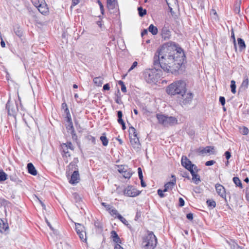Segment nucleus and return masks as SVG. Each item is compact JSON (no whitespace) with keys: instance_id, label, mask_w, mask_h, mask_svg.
Here are the masks:
<instances>
[{"instance_id":"nucleus-20","label":"nucleus","mask_w":249,"mask_h":249,"mask_svg":"<svg viewBox=\"0 0 249 249\" xmlns=\"http://www.w3.org/2000/svg\"><path fill=\"white\" fill-rule=\"evenodd\" d=\"M249 85V79L248 77H245L243 81L241 86L239 89V91H244L248 88Z\"/></svg>"},{"instance_id":"nucleus-24","label":"nucleus","mask_w":249,"mask_h":249,"mask_svg":"<svg viewBox=\"0 0 249 249\" xmlns=\"http://www.w3.org/2000/svg\"><path fill=\"white\" fill-rule=\"evenodd\" d=\"M118 218L125 225H126L128 228H129L130 230H132V227L129 224L128 222L121 215H118Z\"/></svg>"},{"instance_id":"nucleus-19","label":"nucleus","mask_w":249,"mask_h":249,"mask_svg":"<svg viewBox=\"0 0 249 249\" xmlns=\"http://www.w3.org/2000/svg\"><path fill=\"white\" fill-rule=\"evenodd\" d=\"M27 169L28 173L31 175H32L33 176H36L37 175V171L34 165L32 163L30 162L27 164Z\"/></svg>"},{"instance_id":"nucleus-53","label":"nucleus","mask_w":249,"mask_h":249,"mask_svg":"<svg viewBox=\"0 0 249 249\" xmlns=\"http://www.w3.org/2000/svg\"><path fill=\"white\" fill-rule=\"evenodd\" d=\"M215 163V161L214 160H208L206 162L205 165L207 166H211V165H213V164H214Z\"/></svg>"},{"instance_id":"nucleus-14","label":"nucleus","mask_w":249,"mask_h":249,"mask_svg":"<svg viewBox=\"0 0 249 249\" xmlns=\"http://www.w3.org/2000/svg\"><path fill=\"white\" fill-rule=\"evenodd\" d=\"M80 180V176L78 171H73L71 175V179L69 181L70 183L72 184L78 183Z\"/></svg>"},{"instance_id":"nucleus-29","label":"nucleus","mask_w":249,"mask_h":249,"mask_svg":"<svg viewBox=\"0 0 249 249\" xmlns=\"http://www.w3.org/2000/svg\"><path fill=\"white\" fill-rule=\"evenodd\" d=\"M148 31L153 35H156L158 33V28L153 24L150 25L148 27Z\"/></svg>"},{"instance_id":"nucleus-60","label":"nucleus","mask_w":249,"mask_h":249,"mask_svg":"<svg viewBox=\"0 0 249 249\" xmlns=\"http://www.w3.org/2000/svg\"><path fill=\"white\" fill-rule=\"evenodd\" d=\"M186 217L188 219L192 220L193 219V214L192 213H189L187 214Z\"/></svg>"},{"instance_id":"nucleus-1","label":"nucleus","mask_w":249,"mask_h":249,"mask_svg":"<svg viewBox=\"0 0 249 249\" xmlns=\"http://www.w3.org/2000/svg\"><path fill=\"white\" fill-rule=\"evenodd\" d=\"M185 58L182 49L174 42L163 45L156 52L153 65L157 70L160 67L164 71L176 74Z\"/></svg>"},{"instance_id":"nucleus-15","label":"nucleus","mask_w":249,"mask_h":249,"mask_svg":"<svg viewBox=\"0 0 249 249\" xmlns=\"http://www.w3.org/2000/svg\"><path fill=\"white\" fill-rule=\"evenodd\" d=\"M173 179L170 181L168 182L164 185V192H167L169 190H172L176 183V178L174 175H172Z\"/></svg>"},{"instance_id":"nucleus-59","label":"nucleus","mask_w":249,"mask_h":249,"mask_svg":"<svg viewBox=\"0 0 249 249\" xmlns=\"http://www.w3.org/2000/svg\"><path fill=\"white\" fill-rule=\"evenodd\" d=\"M184 204H185V202H184V200H183V199L181 197H180L179 198V205L180 207H182L184 205Z\"/></svg>"},{"instance_id":"nucleus-11","label":"nucleus","mask_w":249,"mask_h":249,"mask_svg":"<svg viewBox=\"0 0 249 249\" xmlns=\"http://www.w3.org/2000/svg\"><path fill=\"white\" fill-rule=\"evenodd\" d=\"M215 187L216 192L218 195H219L222 198H224L225 201L227 202L226 190L224 186L220 184L217 183L215 184Z\"/></svg>"},{"instance_id":"nucleus-38","label":"nucleus","mask_w":249,"mask_h":249,"mask_svg":"<svg viewBox=\"0 0 249 249\" xmlns=\"http://www.w3.org/2000/svg\"><path fill=\"white\" fill-rule=\"evenodd\" d=\"M212 149H213V147H212V146H206V147H205L204 148H203V149H202L201 151V152L202 153H210V151L212 150Z\"/></svg>"},{"instance_id":"nucleus-46","label":"nucleus","mask_w":249,"mask_h":249,"mask_svg":"<svg viewBox=\"0 0 249 249\" xmlns=\"http://www.w3.org/2000/svg\"><path fill=\"white\" fill-rule=\"evenodd\" d=\"M164 192V189L163 190L161 189H158L157 191L158 195L161 198L164 197L165 196V194L163 193Z\"/></svg>"},{"instance_id":"nucleus-33","label":"nucleus","mask_w":249,"mask_h":249,"mask_svg":"<svg viewBox=\"0 0 249 249\" xmlns=\"http://www.w3.org/2000/svg\"><path fill=\"white\" fill-rule=\"evenodd\" d=\"M94 83L97 86H101L103 83L102 78L101 77H95L93 79Z\"/></svg>"},{"instance_id":"nucleus-51","label":"nucleus","mask_w":249,"mask_h":249,"mask_svg":"<svg viewBox=\"0 0 249 249\" xmlns=\"http://www.w3.org/2000/svg\"><path fill=\"white\" fill-rule=\"evenodd\" d=\"M87 139L89 141H91L93 144L95 143V138L94 137L91 135H89L87 136Z\"/></svg>"},{"instance_id":"nucleus-45","label":"nucleus","mask_w":249,"mask_h":249,"mask_svg":"<svg viewBox=\"0 0 249 249\" xmlns=\"http://www.w3.org/2000/svg\"><path fill=\"white\" fill-rule=\"evenodd\" d=\"M110 9L112 8L111 7H113V8H115L116 6L118 7L117 5V2L116 0H113L112 1V0H110Z\"/></svg>"},{"instance_id":"nucleus-2","label":"nucleus","mask_w":249,"mask_h":249,"mask_svg":"<svg viewBox=\"0 0 249 249\" xmlns=\"http://www.w3.org/2000/svg\"><path fill=\"white\" fill-rule=\"evenodd\" d=\"M187 90L186 84L184 81L178 80L168 85L166 89V93L170 95H180Z\"/></svg>"},{"instance_id":"nucleus-34","label":"nucleus","mask_w":249,"mask_h":249,"mask_svg":"<svg viewBox=\"0 0 249 249\" xmlns=\"http://www.w3.org/2000/svg\"><path fill=\"white\" fill-rule=\"evenodd\" d=\"M7 178V175L3 171H0V182L5 181Z\"/></svg>"},{"instance_id":"nucleus-52","label":"nucleus","mask_w":249,"mask_h":249,"mask_svg":"<svg viewBox=\"0 0 249 249\" xmlns=\"http://www.w3.org/2000/svg\"><path fill=\"white\" fill-rule=\"evenodd\" d=\"M181 175L184 177V178H187L188 179H190V177L189 176V173L187 172H183L182 173H181Z\"/></svg>"},{"instance_id":"nucleus-55","label":"nucleus","mask_w":249,"mask_h":249,"mask_svg":"<svg viewBox=\"0 0 249 249\" xmlns=\"http://www.w3.org/2000/svg\"><path fill=\"white\" fill-rule=\"evenodd\" d=\"M138 65V63L137 61H134L132 66H131V67L129 68V69L128 70V71H130L131 70H132L133 69H134Z\"/></svg>"},{"instance_id":"nucleus-50","label":"nucleus","mask_w":249,"mask_h":249,"mask_svg":"<svg viewBox=\"0 0 249 249\" xmlns=\"http://www.w3.org/2000/svg\"><path fill=\"white\" fill-rule=\"evenodd\" d=\"M138 176L140 179L143 178L142 172L141 167H139L138 169Z\"/></svg>"},{"instance_id":"nucleus-49","label":"nucleus","mask_w":249,"mask_h":249,"mask_svg":"<svg viewBox=\"0 0 249 249\" xmlns=\"http://www.w3.org/2000/svg\"><path fill=\"white\" fill-rule=\"evenodd\" d=\"M71 134L72 136V139L76 140L77 139V135L75 132L74 127H73V128H71Z\"/></svg>"},{"instance_id":"nucleus-6","label":"nucleus","mask_w":249,"mask_h":249,"mask_svg":"<svg viewBox=\"0 0 249 249\" xmlns=\"http://www.w3.org/2000/svg\"><path fill=\"white\" fill-rule=\"evenodd\" d=\"M143 75L144 79L148 83H153L157 82L158 73L153 70H145L143 73Z\"/></svg>"},{"instance_id":"nucleus-58","label":"nucleus","mask_w":249,"mask_h":249,"mask_svg":"<svg viewBox=\"0 0 249 249\" xmlns=\"http://www.w3.org/2000/svg\"><path fill=\"white\" fill-rule=\"evenodd\" d=\"M101 205L105 207L106 211H109V205L105 202H102Z\"/></svg>"},{"instance_id":"nucleus-31","label":"nucleus","mask_w":249,"mask_h":249,"mask_svg":"<svg viewBox=\"0 0 249 249\" xmlns=\"http://www.w3.org/2000/svg\"><path fill=\"white\" fill-rule=\"evenodd\" d=\"M100 140L101 141L102 144L104 146H107L108 144V141L107 139L106 134L103 133L102 136L100 137Z\"/></svg>"},{"instance_id":"nucleus-25","label":"nucleus","mask_w":249,"mask_h":249,"mask_svg":"<svg viewBox=\"0 0 249 249\" xmlns=\"http://www.w3.org/2000/svg\"><path fill=\"white\" fill-rule=\"evenodd\" d=\"M14 32L16 35L19 37L23 36V31L22 29L19 26H16L14 28Z\"/></svg>"},{"instance_id":"nucleus-48","label":"nucleus","mask_w":249,"mask_h":249,"mask_svg":"<svg viewBox=\"0 0 249 249\" xmlns=\"http://www.w3.org/2000/svg\"><path fill=\"white\" fill-rule=\"evenodd\" d=\"M66 145H67V147L71 150H73L74 148V146H73L72 143L70 142H67L66 143H65Z\"/></svg>"},{"instance_id":"nucleus-9","label":"nucleus","mask_w":249,"mask_h":249,"mask_svg":"<svg viewBox=\"0 0 249 249\" xmlns=\"http://www.w3.org/2000/svg\"><path fill=\"white\" fill-rule=\"evenodd\" d=\"M118 171L120 173L122 174L123 176L125 178H130L132 175V172L131 169L128 168L127 166L121 165L118 166Z\"/></svg>"},{"instance_id":"nucleus-18","label":"nucleus","mask_w":249,"mask_h":249,"mask_svg":"<svg viewBox=\"0 0 249 249\" xmlns=\"http://www.w3.org/2000/svg\"><path fill=\"white\" fill-rule=\"evenodd\" d=\"M161 36L162 38L165 40L170 38L171 36V32L167 27H163L161 31Z\"/></svg>"},{"instance_id":"nucleus-7","label":"nucleus","mask_w":249,"mask_h":249,"mask_svg":"<svg viewBox=\"0 0 249 249\" xmlns=\"http://www.w3.org/2000/svg\"><path fill=\"white\" fill-rule=\"evenodd\" d=\"M75 230L81 241L84 242L87 241L86 233L85 227L79 223H75Z\"/></svg>"},{"instance_id":"nucleus-54","label":"nucleus","mask_w":249,"mask_h":249,"mask_svg":"<svg viewBox=\"0 0 249 249\" xmlns=\"http://www.w3.org/2000/svg\"><path fill=\"white\" fill-rule=\"evenodd\" d=\"M225 156V158L226 159L228 160L230 159V158L231 157V152L227 151H226L225 152V154H224Z\"/></svg>"},{"instance_id":"nucleus-17","label":"nucleus","mask_w":249,"mask_h":249,"mask_svg":"<svg viewBox=\"0 0 249 249\" xmlns=\"http://www.w3.org/2000/svg\"><path fill=\"white\" fill-rule=\"evenodd\" d=\"M110 237L112 238L113 242L115 243V245H120L122 243L121 239L115 231H112L110 232Z\"/></svg>"},{"instance_id":"nucleus-16","label":"nucleus","mask_w":249,"mask_h":249,"mask_svg":"<svg viewBox=\"0 0 249 249\" xmlns=\"http://www.w3.org/2000/svg\"><path fill=\"white\" fill-rule=\"evenodd\" d=\"M69 148L67 147V145L65 143H63L61 144V154L63 157H66L67 158L68 157H71V154L69 151Z\"/></svg>"},{"instance_id":"nucleus-35","label":"nucleus","mask_w":249,"mask_h":249,"mask_svg":"<svg viewBox=\"0 0 249 249\" xmlns=\"http://www.w3.org/2000/svg\"><path fill=\"white\" fill-rule=\"evenodd\" d=\"M230 87L231 88V92L233 94H235L236 92V86L235 84V81L234 80H232L231 81Z\"/></svg>"},{"instance_id":"nucleus-23","label":"nucleus","mask_w":249,"mask_h":249,"mask_svg":"<svg viewBox=\"0 0 249 249\" xmlns=\"http://www.w3.org/2000/svg\"><path fill=\"white\" fill-rule=\"evenodd\" d=\"M8 229V225L7 223H4L3 221L0 219V232H3Z\"/></svg>"},{"instance_id":"nucleus-3","label":"nucleus","mask_w":249,"mask_h":249,"mask_svg":"<svg viewBox=\"0 0 249 249\" xmlns=\"http://www.w3.org/2000/svg\"><path fill=\"white\" fill-rule=\"evenodd\" d=\"M157 239L152 231H147V234L143 238L144 249H154L157 245Z\"/></svg>"},{"instance_id":"nucleus-36","label":"nucleus","mask_w":249,"mask_h":249,"mask_svg":"<svg viewBox=\"0 0 249 249\" xmlns=\"http://www.w3.org/2000/svg\"><path fill=\"white\" fill-rule=\"evenodd\" d=\"M72 197L76 203L80 202L81 201V198L77 193H74L72 195Z\"/></svg>"},{"instance_id":"nucleus-61","label":"nucleus","mask_w":249,"mask_h":249,"mask_svg":"<svg viewBox=\"0 0 249 249\" xmlns=\"http://www.w3.org/2000/svg\"><path fill=\"white\" fill-rule=\"evenodd\" d=\"M192 169H193V171L196 173L198 172V169L197 168V167L194 164H193V165H192Z\"/></svg>"},{"instance_id":"nucleus-10","label":"nucleus","mask_w":249,"mask_h":249,"mask_svg":"<svg viewBox=\"0 0 249 249\" xmlns=\"http://www.w3.org/2000/svg\"><path fill=\"white\" fill-rule=\"evenodd\" d=\"M6 108L7 110L8 114L9 115L15 116L18 110V107L17 104L15 105L11 104L10 101H8L6 105Z\"/></svg>"},{"instance_id":"nucleus-39","label":"nucleus","mask_w":249,"mask_h":249,"mask_svg":"<svg viewBox=\"0 0 249 249\" xmlns=\"http://www.w3.org/2000/svg\"><path fill=\"white\" fill-rule=\"evenodd\" d=\"M230 245L231 246V249H242V248L238 245V244L234 242H231L230 243Z\"/></svg>"},{"instance_id":"nucleus-30","label":"nucleus","mask_w":249,"mask_h":249,"mask_svg":"<svg viewBox=\"0 0 249 249\" xmlns=\"http://www.w3.org/2000/svg\"><path fill=\"white\" fill-rule=\"evenodd\" d=\"M232 180L236 186L239 187L240 188H243L242 182L239 178L236 177H233Z\"/></svg>"},{"instance_id":"nucleus-8","label":"nucleus","mask_w":249,"mask_h":249,"mask_svg":"<svg viewBox=\"0 0 249 249\" xmlns=\"http://www.w3.org/2000/svg\"><path fill=\"white\" fill-rule=\"evenodd\" d=\"M141 192L137 190L132 186H128L124 191L125 196L129 197H135L138 196Z\"/></svg>"},{"instance_id":"nucleus-43","label":"nucleus","mask_w":249,"mask_h":249,"mask_svg":"<svg viewBox=\"0 0 249 249\" xmlns=\"http://www.w3.org/2000/svg\"><path fill=\"white\" fill-rule=\"evenodd\" d=\"M119 84L121 86V90L123 92H126V88L124 83L122 81H119Z\"/></svg>"},{"instance_id":"nucleus-40","label":"nucleus","mask_w":249,"mask_h":249,"mask_svg":"<svg viewBox=\"0 0 249 249\" xmlns=\"http://www.w3.org/2000/svg\"><path fill=\"white\" fill-rule=\"evenodd\" d=\"M240 133L244 135H246L249 133V130L248 128L245 126L240 129Z\"/></svg>"},{"instance_id":"nucleus-57","label":"nucleus","mask_w":249,"mask_h":249,"mask_svg":"<svg viewBox=\"0 0 249 249\" xmlns=\"http://www.w3.org/2000/svg\"><path fill=\"white\" fill-rule=\"evenodd\" d=\"M98 3L99 4V5L100 6L101 13L102 14H104V7H103V5L102 2L99 0H98Z\"/></svg>"},{"instance_id":"nucleus-42","label":"nucleus","mask_w":249,"mask_h":249,"mask_svg":"<svg viewBox=\"0 0 249 249\" xmlns=\"http://www.w3.org/2000/svg\"><path fill=\"white\" fill-rule=\"evenodd\" d=\"M9 178L11 180L16 182H18L20 181L19 178L16 176V175H10Z\"/></svg>"},{"instance_id":"nucleus-28","label":"nucleus","mask_w":249,"mask_h":249,"mask_svg":"<svg viewBox=\"0 0 249 249\" xmlns=\"http://www.w3.org/2000/svg\"><path fill=\"white\" fill-rule=\"evenodd\" d=\"M129 138H130V136H132L133 138L138 136V134L136 129L132 126H130L129 128Z\"/></svg>"},{"instance_id":"nucleus-13","label":"nucleus","mask_w":249,"mask_h":249,"mask_svg":"<svg viewBox=\"0 0 249 249\" xmlns=\"http://www.w3.org/2000/svg\"><path fill=\"white\" fill-rule=\"evenodd\" d=\"M130 141L133 148L136 151H139L141 149V143L140 142L139 138L138 136L136 137H132L130 136Z\"/></svg>"},{"instance_id":"nucleus-47","label":"nucleus","mask_w":249,"mask_h":249,"mask_svg":"<svg viewBox=\"0 0 249 249\" xmlns=\"http://www.w3.org/2000/svg\"><path fill=\"white\" fill-rule=\"evenodd\" d=\"M110 213H111V214L112 215H115V217H117L118 218V215H121L120 214H119L118 212V211L116 210H114V209H112L111 212H110Z\"/></svg>"},{"instance_id":"nucleus-26","label":"nucleus","mask_w":249,"mask_h":249,"mask_svg":"<svg viewBox=\"0 0 249 249\" xmlns=\"http://www.w3.org/2000/svg\"><path fill=\"white\" fill-rule=\"evenodd\" d=\"M68 169L69 171L71 170L72 171L74 170L78 171V166L76 164V162L74 161L71 162L68 166Z\"/></svg>"},{"instance_id":"nucleus-41","label":"nucleus","mask_w":249,"mask_h":249,"mask_svg":"<svg viewBox=\"0 0 249 249\" xmlns=\"http://www.w3.org/2000/svg\"><path fill=\"white\" fill-rule=\"evenodd\" d=\"M66 118L67 119V122L69 123V126L71 128H73V124L71 118V114H70L69 116L66 115Z\"/></svg>"},{"instance_id":"nucleus-56","label":"nucleus","mask_w":249,"mask_h":249,"mask_svg":"<svg viewBox=\"0 0 249 249\" xmlns=\"http://www.w3.org/2000/svg\"><path fill=\"white\" fill-rule=\"evenodd\" d=\"M219 102L223 106H224L225 104V99L224 97L220 96L219 97Z\"/></svg>"},{"instance_id":"nucleus-63","label":"nucleus","mask_w":249,"mask_h":249,"mask_svg":"<svg viewBox=\"0 0 249 249\" xmlns=\"http://www.w3.org/2000/svg\"><path fill=\"white\" fill-rule=\"evenodd\" d=\"M94 225L95 227L99 228V229H102L103 227L101 225H100V223L98 222H94Z\"/></svg>"},{"instance_id":"nucleus-22","label":"nucleus","mask_w":249,"mask_h":249,"mask_svg":"<svg viewBox=\"0 0 249 249\" xmlns=\"http://www.w3.org/2000/svg\"><path fill=\"white\" fill-rule=\"evenodd\" d=\"M237 42L238 44L239 45L240 51L242 52V51L244 50L246 48V46L244 40L241 38H238Z\"/></svg>"},{"instance_id":"nucleus-32","label":"nucleus","mask_w":249,"mask_h":249,"mask_svg":"<svg viewBox=\"0 0 249 249\" xmlns=\"http://www.w3.org/2000/svg\"><path fill=\"white\" fill-rule=\"evenodd\" d=\"M138 11L139 15L141 17H143L147 13L146 10L143 9L141 6L138 7Z\"/></svg>"},{"instance_id":"nucleus-64","label":"nucleus","mask_w":249,"mask_h":249,"mask_svg":"<svg viewBox=\"0 0 249 249\" xmlns=\"http://www.w3.org/2000/svg\"><path fill=\"white\" fill-rule=\"evenodd\" d=\"M114 249H124L123 247L119 244H115L114 246Z\"/></svg>"},{"instance_id":"nucleus-21","label":"nucleus","mask_w":249,"mask_h":249,"mask_svg":"<svg viewBox=\"0 0 249 249\" xmlns=\"http://www.w3.org/2000/svg\"><path fill=\"white\" fill-rule=\"evenodd\" d=\"M192 176V180L194 181L196 184H198L200 182V176L195 172L192 170L190 171Z\"/></svg>"},{"instance_id":"nucleus-12","label":"nucleus","mask_w":249,"mask_h":249,"mask_svg":"<svg viewBox=\"0 0 249 249\" xmlns=\"http://www.w3.org/2000/svg\"><path fill=\"white\" fill-rule=\"evenodd\" d=\"M181 165L189 172L193 170L192 165H193V164L186 156H183L182 157Z\"/></svg>"},{"instance_id":"nucleus-5","label":"nucleus","mask_w":249,"mask_h":249,"mask_svg":"<svg viewBox=\"0 0 249 249\" xmlns=\"http://www.w3.org/2000/svg\"><path fill=\"white\" fill-rule=\"evenodd\" d=\"M178 97V101L179 104L183 107H187L191 105L194 97V94L190 91H186L181 94Z\"/></svg>"},{"instance_id":"nucleus-44","label":"nucleus","mask_w":249,"mask_h":249,"mask_svg":"<svg viewBox=\"0 0 249 249\" xmlns=\"http://www.w3.org/2000/svg\"><path fill=\"white\" fill-rule=\"evenodd\" d=\"M231 37L233 39V44H234V47L235 50L236 51V50H237L236 42V40H235V37L234 32H233V30L232 29L231 30Z\"/></svg>"},{"instance_id":"nucleus-37","label":"nucleus","mask_w":249,"mask_h":249,"mask_svg":"<svg viewBox=\"0 0 249 249\" xmlns=\"http://www.w3.org/2000/svg\"><path fill=\"white\" fill-rule=\"evenodd\" d=\"M206 203L208 207L211 208H214L216 206V203L213 200L208 199L206 201Z\"/></svg>"},{"instance_id":"nucleus-4","label":"nucleus","mask_w":249,"mask_h":249,"mask_svg":"<svg viewBox=\"0 0 249 249\" xmlns=\"http://www.w3.org/2000/svg\"><path fill=\"white\" fill-rule=\"evenodd\" d=\"M159 123L165 127L172 126L177 124L178 120L175 117H168L162 114H157Z\"/></svg>"},{"instance_id":"nucleus-27","label":"nucleus","mask_w":249,"mask_h":249,"mask_svg":"<svg viewBox=\"0 0 249 249\" xmlns=\"http://www.w3.org/2000/svg\"><path fill=\"white\" fill-rule=\"evenodd\" d=\"M37 9L43 15H45L48 12V8L46 7V6H43L41 4H40L37 6Z\"/></svg>"},{"instance_id":"nucleus-62","label":"nucleus","mask_w":249,"mask_h":249,"mask_svg":"<svg viewBox=\"0 0 249 249\" xmlns=\"http://www.w3.org/2000/svg\"><path fill=\"white\" fill-rule=\"evenodd\" d=\"M194 190L196 193H201L200 189L199 187H196L194 189Z\"/></svg>"}]
</instances>
